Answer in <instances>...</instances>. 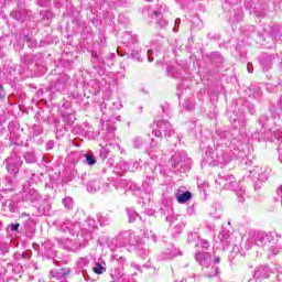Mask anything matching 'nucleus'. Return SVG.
<instances>
[{"label": "nucleus", "mask_w": 282, "mask_h": 282, "mask_svg": "<svg viewBox=\"0 0 282 282\" xmlns=\"http://www.w3.org/2000/svg\"><path fill=\"white\" fill-rule=\"evenodd\" d=\"M99 155H100L101 160H107V158L109 155V151H107V149L102 148L99 152Z\"/></svg>", "instance_id": "nucleus-47"}, {"label": "nucleus", "mask_w": 282, "mask_h": 282, "mask_svg": "<svg viewBox=\"0 0 282 282\" xmlns=\"http://www.w3.org/2000/svg\"><path fill=\"white\" fill-rule=\"evenodd\" d=\"M22 156L26 164H36V152L34 150L23 152Z\"/></svg>", "instance_id": "nucleus-18"}, {"label": "nucleus", "mask_w": 282, "mask_h": 282, "mask_svg": "<svg viewBox=\"0 0 282 282\" xmlns=\"http://www.w3.org/2000/svg\"><path fill=\"white\" fill-rule=\"evenodd\" d=\"M128 213V217H129V223L133 224V221H135V219H138V213H135L134 209H127Z\"/></svg>", "instance_id": "nucleus-39"}, {"label": "nucleus", "mask_w": 282, "mask_h": 282, "mask_svg": "<svg viewBox=\"0 0 282 282\" xmlns=\"http://www.w3.org/2000/svg\"><path fill=\"white\" fill-rule=\"evenodd\" d=\"M195 246H200L203 250H208V248H210V242H208V240H204V239H200V237H198L197 243Z\"/></svg>", "instance_id": "nucleus-36"}, {"label": "nucleus", "mask_w": 282, "mask_h": 282, "mask_svg": "<svg viewBox=\"0 0 282 282\" xmlns=\"http://www.w3.org/2000/svg\"><path fill=\"white\" fill-rule=\"evenodd\" d=\"M278 39H281V34L279 33H270L265 36L264 41H272V43H275Z\"/></svg>", "instance_id": "nucleus-41"}, {"label": "nucleus", "mask_w": 282, "mask_h": 282, "mask_svg": "<svg viewBox=\"0 0 282 282\" xmlns=\"http://www.w3.org/2000/svg\"><path fill=\"white\" fill-rule=\"evenodd\" d=\"M199 240V234L197 232H188L187 235V243H193V241H195V243H197V241Z\"/></svg>", "instance_id": "nucleus-35"}, {"label": "nucleus", "mask_w": 282, "mask_h": 282, "mask_svg": "<svg viewBox=\"0 0 282 282\" xmlns=\"http://www.w3.org/2000/svg\"><path fill=\"white\" fill-rule=\"evenodd\" d=\"M218 162H220V164H229V162H232V155L228 152H225L221 154V156L218 158Z\"/></svg>", "instance_id": "nucleus-30"}, {"label": "nucleus", "mask_w": 282, "mask_h": 282, "mask_svg": "<svg viewBox=\"0 0 282 282\" xmlns=\"http://www.w3.org/2000/svg\"><path fill=\"white\" fill-rule=\"evenodd\" d=\"M24 41H26L29 47H36V42H33L32 40H30V37L28 35H24Z\"/></svg>", "instance_id": "nucleus-48"}, {"label": "nucleus", "mask_w": 282, "mask_h": 282, "mask_svg": "<svg viewBox=\"0 0 282 282\" xmlns=\"http://www.w3.org/2000/svg\"><path fill=\"white\" fill-rule=\"evenodd\" d=\"M98 221H99L100 226H107L109 224L110 219L105 216H99Z\"/></svg>", "instance_id": "nucleus-44"}, {"label": "nucleus", "mask_w": 282, "mask_h": 282, "mask_svg": "<svg viewBox=\"0 0 282 282\" xmlns=\"http://www.w3.org/2000/svg\"><path fill=\"white\" fill-rule=\"evenodd\" d=\"M69 232L73 235V237L76 235L83 239V227H80V223H70Z\"/></svg>", "instance_id": "nucleus-22"}, {"label": "nucleus", "mask_w": 282, "mask_h": 282, "mask_svg": "<svg viewBox=\"0 0 282 282\" xmlns=\"http://www.w3.org/2000/svg\"><path fill=\"white\" fill-rule=\"evenodd\" d=\"M4 184H6L7 188H12V186H14V184H17V175L10 174L9 176H6Z\"/></svg>", "instance_id": "nucleus-28"}, {"label": "nucleus", "mask_w": 282, "mask_h": 282, "mask_svg": "<svg viewBox=\"0 0 282 282\" xmlns=\"http://www.w3.org/2000/svg\"><path fill=\"white\" fill-rule=\"evenodd\" d=\"M171 164L173 169L180 171V173H186L191 171V164L193 161L187 156L186 152H175V154L171 158Z\"/></svg>", "instance_id": "nucleus-3"}, {"label": "nucleus", "mask_w": 282, "mask_h": 282, "mask_svg": "<svg viewBox=\"0 0 282 282\" xmlns=\"http://www.w3.org/2000/svg\"><path fill=\"white\" fill-rule=\"evenodd\" d=\"M221 259L219 257L214 258V263H220Z\"/></svg>", "instance_id": "nucleus-64"}, {"label": "nucleus", "mask_w": 282, "mask_h": 282, "mask_svg": "<svg viewBox=\"0 0 282 282\" xmlns=\"http://www.w3.org/2000/svg\"><path fill=\"white\" fill-rule=\"evenodd\" d=\"M2 208H3V210H7L9 213H14V210L17 208V203L10 198L2 200Z\"/></svg>", "instance_id": "nucleus-25"}, {"label": "nucleus", "mask_w": 282, "mask_h": 282, "mask_svg": "<svg viewBox=\"0 0 282 282\" xmlns=\"http://www.w3.org/2000/svg\"><path fill=\"white\" fill-rule=\"evenodd\" d=\"M69 269H61L58 274H61L62 276H67L69 275Z\"/></svg>", "instance_id": "nucleus-55"}, {"label": "nucleus", "mask_w": 282, "mask_h": 282, "mask_svg": "<svg viewBox=\"0 0 282 282\" xmlns=\"http://www.w3.org/2000/svg\"><path fill=\"white\" fill-rule=\"evenodd\" d=\"M36 58H41V54H35V55L25 54L21 57V62L24 65H32V63H35V65H37L39 62L36 61Z\"/></svg>", "instance_id": "nucleus-20"}, {"label": "nucleus", "mask_w": 282, "mask_h": 282, "mask_svg": "<svg viewBox=\"0 0 282 282\" xmlns=\"http://www.w3.org/2000/svg\"><path fill=\"white\" fill-rule=\"evenodd\" d=\"M72 228V223L69 220H64L61 225H59V230H62V232H69V229Z\"/></svg>", "instance_id": "nucleus-38"}, {"label": "nucleus", "mask_w": 282, "mask_h": 282, "mask_svg": "<svg viewBox=\"0 0 282 282\" xmlns=\"http://www.w3.org/2000/svg\"><path fill=\"white\" fill-rule=\"evenodd\" d=\"M0 133H1V135H3V133H6V128H3V124H0Z\"/></svg>", "instance_id": "nucleus-63"}, {"label": "nucleus", "mask_w": 282, "mask_h": 282, "mask_svg": "<svg viewBox=\"0 0 282 282\" xmlns=\"http://www.w3.org/2000/svg\"><path fill=\"white\" fill-rule=\"evenodd\" d=\"M107 131H108V133H115L116 127H108Z\"/></svg>", "instance_id": "nucleus-60"}, {"label": "nucleus", "mask_w": 282, "mask_h": 282, "mask_svg": "<svg viewBox=\"0 0 282 282\" xmlns=\"http://www.w3.org/2000/svg\"><path fill=\"white\" fill-rule=\"evenodd\" d=\"M148 61H149V63H153V61H154L153 50H148Z\"/></svg>", "instance_id": "nucleus-54"}, {"label": "nucleus", "mask_w": 282, "mask_h": 282, "mask_svg": "<svg viewBox=\"0 0 282 282\" xmlns=\"http://www.w3.org/2000/svg\"><path fill=\"white\" fill-rule=\"evenodd\" d=\"M130 268H132L133 270H140V265L135 264V262H132L130 264Z\"/></svg>", "instance_id": "nucleus-59"}, {"label": "nucleus", "mask_w": 282, "mask_h": 282, "mask_svg": "<svg viewBox=\"0 0 282 282\" xmlns=\"http://www.w3.org/2000/svg\"><path fill=\"white\" fill-rule=\"evenodd\" d=\"M167 72H169V74H171V76H173V78H178L177 70L175 69V67L169 66Z\"/></svg>", "instance_id": "nucleus-46"}, {"label": "nucleus", "mask_w": 282, "mask_h": 282, "mask_svg": "<svg viewBox=\"0 0 282 282\" xmlns=\"http://www.w3.org/2000/svg\"><path fill=\"white\" fill-rule=\"evenodd\" d=\"M279 111H282V97L278 101Z\"/></svg>", "instance_id": "nucleus-62"}, {"label": "nucleus", "mask_w": 282, "mask_h": 282, "mask_svg": "<svg viewBox=\"0 0 282 282\" xmlns=\"http://www.w3.org/2000/svg\"><path fill=\"white\" fill-rule=\"evenodd\" d=\"M156 127L159 130L153 129L152 134L155 138H160L162 140V132L164 133L165 138H173L175 134V130L173 129V124L169 122L167 120H159L156 121Z\"/></svg>", "instance_id": "nucleus-4"}, {"label": "nucleus", "mask_w": 282, "mask_h": 282, "mask_svg": "<svg viewBox=\"0 0 282 282\" xmlns=\"http://www.w3.org/2000/svg\"><path fill=\"white\" fill-rule=\"evenodd\" d=\"M20 226H21L20 224L11 225V230H12V232H17V230H19V227H20Z\"/></svg>", "instance_id": "nucleus-57"}, {"label": "nucleus", "mask_w": 282, "mask_h": 282, "mask_svg": "<svg viewBox=\"0 0 282 282\" xmlns=\"http://www.w3.org/2000/svg\"><path fill=\"white\" fill-rule=\"evenodd\" d=\"M86 162L89 164V166H93V164H96V158L94 154H86Z\"/></svg>", "instance_id": "nucleus-43"}, {"label": "nucleus", "mask_w": 282, "mask_h": 282, "mask_svg": "<svg viewBox=\"0 0 282 282\" xmlns=\"http://www.w3.org/2000/svg\"><path fill=\"white\" fill-rule=\"evenodd\" d=\"M192 197H193V194L191 192L176 193V199L178 204H186V202L191 200Z\"/></svg>", "instance_id": "nucleus-24"}, {"label": "nucleus", "mask_w": 282, "mask_h": 282, "mask_svg": "<svg viewBox=\"0 0 282 282\" xmlns=\"http://www.w3.org/2000/svg\"><path fill=\"white\" fill-rule=\"evenodd\" d=\"M229 120L234 124V131L246 133V113L240 112L237 115L235 111L229 113Z\"/></svg>", "instance_id": "nucleus-5"}, {"label": "nucleus", "mask_w": 282, "mask_h": 282, "mask_svg": "<svg viewBox=\"0 0 282 282\" xmlns=\"http://www.w3.org/2000/svg\"><path fill=\"white\" fill-rule=\"evenodd\" d=\"M88 193H96L97 191H100V182L98 181H91L87 185Z\"/></svg>", "instance_id": "nucleus-27"}, {"label": "nucleus", "mask_w": 282, "mask_h": 282, "mask_svg": "<svg viewBox=\"0 0 282 282\" xmlns=\"http://www.w3.org/2000/svg\"><path fill=\"white\" fill-rule=\"evenodd\" d=\"M24 199L26 202H41L42 197L41 195L39 194V192H36V189L32 188V189H29L28 193L24 195Z\"/></svg>", "instance_id": "nucleus-16"}, {"label": "nucleus", "mask_w": 282, "mask_h": 282, "mask_svg": "<svg viewBox=\"0 0 282 282\" xmlns=\"http://www.w3.org/2000/svg\"><path fill=\"white\" fill-rule=\"evenodd\" d=\"M11 17L15 19V21H23V12L21 10L12 11Z\"/></svg>", "instance_id": "nucleus-40"}, {"label": "nucleus", "mask_w": 282, "mask_h": 282, "mask_svg": "<svg viewBox=\"0 0 282 282\" xmlns=\"http://www.w3.org/2000/svg\"><path fill=\"white\" fill-rule=\"evenodd\" d=\"M67 83H69V76L68 75H61L57 78V82L55 83V89H57V91H63V89H65V85H67Z\"/></svg>", "instance_id": "nucleus-17"}, {"label": "nucleus", "mask_w": 282, "mask_h": 282, "mask_svg": "<svg viewBox=\"0 0 282 282\" xmlns=\"http://www.w3.org/2000/svg\"><path fill=\"white\" fill-rule=\"evenodd\" d=\"M247 105V109L249 111V113H254V105L250 104V102H246Z\"/></svg>", "instance_id": "nucleus-53"}, {"label": "nucleus", "mask_w": 282, "mask_h": 282, "mask_svg": "<svg viewBox=\"0 0 282 282\" xmlns=\"http://www.w3.org/2000/svg\"><path fill=\"white\" fill-rule=\"evenodd\" d=\"M237 254H239V246L238 245H234L232 250H231L232 259H235V257H237Z\"/></svg>", "instance_id": "nucleus-49"}, {"label": "nucleus", "mask_w": 282, "mask_h": 282, "mask_svg": "<svg viewBox=\"0 0 282 282\" xmlns=\"http://www.w3.org/2000/svg\"><path fill=\"white\" fill-rule=\"evenodd\" d=\"M6 99V89L0 85V101Z\"/></svg>", "instance_id": "nucleus-52"}, {"label": "nucleus", "mask_w": 282, "mask_h": 282, "mask_svg": "<svg viewBox=\"0 0 282 282\" xmlns=\"http://www.w3.org/2000/svg\"><path fill=\"white\" fill-rule=\"evenodd\" d=\"M216 184L223 186L225 191H235L240 204L246 202V189L241 187L237 189V180L232 174H219L218 180H216Z\"/></svg>", "instance_id": "nucleus-1"}, {"label": "nucleus", "mask_w": 282, "mask_h": 282, "mask_svg": "<svg viewBox=\"0 0 282 282\" xmlns=\"http://www.w3.org/2000/svg\"><path fill=\"white\" fill-rule=\"evenodd\" d=\"M180 256V249L175 248L174 245H171L163 253L160 254V261H169L170 259H175Z\"/></svg>", "instance_id": "nucleus-12"}, {"label": "nucleus", "mask_w": 282, "mask_h": 282, "mask_svg": "<svg viewBox=\"0 0 282 282\" xmlns=\"http://www.w3.org/2000/svg\"><path fill=\"white\" fill-rule=\"evenodd\" d=\"M195 259L203 268H208V265H210V256L206 252L196 253Z\"/></svg>", "instance_id": "nucleus-15"}, {"label": "nucleus", "mask_w": 282, "mask_h": 282, "mask_svg": "<svg viewBox=\"0 0 282 282\" xmlns=\"http://www.w3.org/2000/svg\"><path fill=\"white\" fill-rule=\"evenodd\" d=\"M218 239L224 250H226V248H228L229 246H235V236H232V234H230V231L228 230L220 231L218 235Z\"/></svg>", "instance_id": "nucleus-9"}, {"label": "nucleus", "mask_w": 282, "mask_h": 282, "mask_svg": "<svg viewBox=\"0 0 282 282\" xmlns=\"http://www.w3.org/2000/svg\"><path fill=\"white\" fill-rule=\"evenodd\" d=\"M134 237H135V234L133 231H122L119 235V239L123 243H132Z\"/></svg>", "instance_id": "nucleus-23"}, {"label": "nucleus", "mask_w": 282, "mask_h": 282, "mask_svg": "<svg viewBox=\"0 0 282 282\" xmlns=\"http://www.w3.org/2000/svg\"><path fill=\"white\" fill-rule=\"evenodd\" d=\"M119 167L121 169V171H130L131 173L138 171V162H127V161H122L120 162Z\"/></svg>", "instance_id": "nucleus-19"}, {"label": "nucleus", "mask_w": 282, "mask_h": 282, "mask_svg": "<svg viewBox=\"0 0 282 282\" xmlns=\"http://www.w3.org/2000/svg\"><path fill=\"white\" fill-rule=\"evenodd\" d=\"M64 123H65V131H69L72 129V124H74V116L67 115L64 117Z\"/></svg>", "instance_id": "nucleus-31"}, {"label": "nucleus", "mask_w": 282, "mask_h": 282, "mask_svg": "<svg viewBox=\"0 0 282 282\" xmlns=\"http://www.w3.org/2000/svg\"><path fill=\"white\" fill-rule=\"evenodd\" d=\"M8 245H0V254H8Z\"/></svg>", "instance_id": "nucleus-50"}, {"label": "nucleus", "mask_w": 282, "mask_h": 282, "mask_svg": "<svg viewBox=\"0 0 282 282\" xmlns=\"http://www.w3.org/2000/svg\"><path fill=\"white\" fill-rule=\"evenodd\" d=\"M130 56H131V58H137L138 61H140V54L139 53H131Z\"/></svg>", "instance_id": "nucleus-58"}, {"label": "nucleus", "mask_w": 282, "mask_h": 282, "mask_svg": "<svg viewBox=\"0 0 282 282\" xmlns=\"http://www.w3.org/2000/svg\"><path fill=\"white\" fill-rule=\"evenodd\" d=\"M209 61H212L214 65H217V67H221V64L224 63V56H221V53L219 52H213L209 54Z\"/></svg>", "instance_id": "nucleus-21"}, {"label": "nucleus", "mask_w": 282, "mask_h": 282, "mask_svg": "<svg viewBox=\"0 0 282 282\" xmlns=\"http://www.w3.org/2000/svg\"><path fill=\"white\" fill-rule=\"evenodd\" d=\"M282 248L281 247H276V246H272L269 249V259H272V257H276V254H279V252H281Z\"/></svg>", "instance_id": "nucleus-34"}, {"label": "nucleus", "mask_w": 282, "mask_h": 282, "mask_svg": "<svg viewBox=\"0 0 282 282\" xmlns=\"http://www.w3.org/2000/svg\"><path fill=\"white\" fill-rule=\"evenodd\" d=\"M212 270L214 272L207 274L209 279H213V276H217L219 274V267H212Z\"/></svg>", "instance_id": "nucleus-45"}, {"label": "nucleus", "mask_w": 282, "mask_h": 282, "mask_svg": "<svg viewBox=\"0 0 282 282\" xmlns=\"http://www.w3.org/2000/svg\"><path fill=\"white\" fill-rule=\"evenodd\" d=\"M122 43H123V45H129V43H138V36H133V35H131V34H129V33H127L123 37H122Z\"/></svg>", "instance_id": "nucleus-29"}, {"label": "nucleus", "mask_w": 282, "mask_h": 282, "mask_svg": "<svg viewBox=\"0 0 282 282\" xmlns=\"http://www.w3.org/2000/svg\"><path fill=\"white\" fill-rule=\"evenodd\" d=\"M216 134L220 140H230L232 138V134L229 131L217 130Z\"/></svg>", "instance_id": "nucleus-32"}, {"label": "nucleus", "mask_w": 282, "mask_h": 282, "mask_svg": "<svg viewBox=\"0 0 282 282\" xmlns=\"http://www.w3.org/2000/svg\"><path fill=\"white\" fill-rule=\"evenodd\" d=\"M166 14H169V10L166 8H161L153 12V19H155L156 25L161 28H166L169 25V20H166Z\"/></svg>", "instance_id": "nucleus-8"}, {"label": "nucleus", "mask_w": 282, "mask_h": 282, "mask_svg": "<svg viewBox=\"0 0 282 282\" xmlns=\"http://www.w3.org/2000/svg\"><path fill=\"white\" fill-rule=\"evenodd\" d=\"M143 144L142 138L141 137H135L133 139V147L134 149H140Z\"/></svg>", "instance_id": "nucleus-42"}, {"label": "nucleus", "mask_w": 282, "mask_h": 282, "mask_svg": "<svg viewBox=\"0 0 282 282\" xmlns=\"http://www.w3.org/2000/svg\"><path fill=\"white\" fill-rule=\"evenodd\" d=\"M6 169L10 175H19L21 166H23V160H21V150L14 148L11 154L4 161Z\"/></svg>", "instance_id": "nucleus-2"}, {"label": "nucleus", "mask_w": 282, "mask_h": 282, "mask_svg": "<svg viewBox=\"0 0 282 282\" xmlns=\"http://www.w3.org/2000/svg\"><path fill=\"white\" fill-rule=\"evenodd\" d=\"M248 243L249 248H251L250 243H254L256 246L263 248V246L268 243V234L265 231H253L249 235Z\"/></svg>", "instance_id": "nucleus-6"}, {"label": "nucleus", "mask_w": 282, "mask_h": 282, "mask_svg": "<svg viewBox=\"0 0 282 282\" xmlns=\"http://www.w3.org/2000/svg\"><path fill=\"white\" fill-rule=\"evenodd\" d=\"M247 70L249 72V74H252V72H254V66H252L251 63L247 64Z\"/></svg>", "instance_id": "nucleus-56"}, {"label": "nucleus", "mask_w": 282, "mask_h": 282, "mask_svg": "<svg viewBox=\"0 0 282 282\" xmlns=\"http://www.w3.org/2000/svg\"><path fill=\"white\" fill-rule=\"evenodd\" d=\"M78 264L79 268H85V265H87V258H79Z\"/></svg>", "instance_id": "nucleus-51"}, {"label": "nucleus", "mask_w": 282, "mask_h": 282, "mask_svg": "<svg viewBox=\"0 0 282 282\" xmlns=\"http://www.w3.org/2000/svg\"><path fill=\"white\" fill-rule=\"evenodd\" d=\"M85 247V242H79V246L73 247V250H78V248Z\"/></svg>", "instance_id": "nucleus-61"}, {"label": "nucleus", "mask_w": 282, "mask_h": 282, "mask_svg": "<svg viewBox=\"0 0 282 282\" xmlns=\"http://www.w3.org/2000/svg\"><path fill=\"white\" fill-rule=\"evenodd\" d=\"M93 270L95 274H102L105 272V267L102 265V262H96Z\"/></svg>", "instance_id": "nucleus-37"}, {"label": "nucleus", "mask_w": 282, "mask_h": 282, "mask_svg": "<svg viewBox=\"0 0 282 282\" xmlns=\"http://www.w3.org/2000/svg\"><path fill=\"white\" fill-rule=\"evenodd\" d=\"M155 182V170L151 166H145V180L143 181L144 188H151Z\"/></svg>", "instance_id": "nucleus-13"}, {"label": "nucleus", "mask_w": 282, "mask_h": 282, "mask_svg": "<svg viewBox=\"0 0 282 282\" xmlns=\"http://www.w3.org/2000/svg\"><path fill=\"white\" fill-rule=\"evenodd\" d=\"M42 252H44L45 257H56V252L52 250V247H50V243H43L41 247Z\"/></svg>", "instance_id": "nucleus-26"}, {"label": "nucleus", "mask_w": 282, "mask_h": 282, "mask_svg": "<svg viewBox=\"0 0 282 282\" xmlns=\"http://www.w3.org/2000/svg\"><path fill=\"white\" fill-rule=\"evenodd\" d=\"M96 228V220L94 218H87L82 229V239L84 243L85 241H89V239H91V232L95 231Z\"/></svg>", "instance_id": "nucleus-7"}, {"label": "nucleus", "mask_w": 282, "mask_h": 282, "mask_svg": "<svg viewBox=\"0 0 282 282\" xmlns=\"http://www.w3.org/2000/svg\"><path fill=\"white\" fill-rule=\"evenodd\" d=\"M274 58H275L274 54L262 53L258 57V61L262 69H272V65L274 64Z\"/></svg>", "instance_id": "nucleus-11"}, {"label": "nucleus", "mask_w": 282, "mask_h": 282, "mask_svg": "<svg viewBox=\"0 0 282 282\" xmlns=\"http://www.w3.org/2000/svg\"><path fill=\"white\" fill-rule=\"evenodd\" d=\"M63 205L65 206V208H67V210H72L74 208V198L66 196L63 199Z\"/></svg>", "instance_id": "nucleus-33"}, {"label": "nucleus", "mask_w": 282, "mask_h": 282, "mask_svg": "<svg viewBox=\"0 0 282 282\" xmlns=\"http://www.w3.org/2000/svg\"><path fill=\"white\" fill-rule=\"evenodd\" d=\"M250 173H251V176L256 177V180H259V182H267V180L270 177L271 170L268 167L257 166Z\"/></svg>", "instance_id": "nucleus-10"}, {"label": "nucleus", "mask_w": 282, "mask_h": 282, "mask_svg": "<svg viewBox=\"0 0 282 282\" xmlns=\"http://www.w3.org/2000/svg\"><path fill=\"white\" fill-rule=\"evenodd\" d=\"M37 215H50V210H52V205L47 199H41L40 205L36 206Z\"/></svg>", "instance_id": "nucleus-14"}]
</instances>
